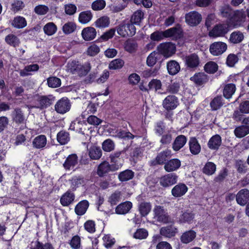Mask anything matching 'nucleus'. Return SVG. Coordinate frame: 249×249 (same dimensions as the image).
Listing matches in <instances>:
<instances>
[{
  "instance_id": "nucleus-30",
  "label": "nucleus",
  "mask_w": 249,
  "mask_h": 249,
  "mask_svg": "<svg viewBox=\"0 0 249 249\" xmlns=\"http://www.w3.org/2000/svg\"><path fill=\"white\" fill-rule=\"evenodd\" d=\"M191 80L198 85H201L208 80L207 75L203 72H199L195 74L191 77Z\"/></svg>"
},
{
  "instance_id": "nucleus-38",
  "label": "nucleus",
  "mask_w": 249,
  "mask_h": 249,
  "mask_svg": "<svg viewBox=\"0 0 249 249\" xmlns=\"http://www.w3.org/2000/svg\"><path fill=\"white\" fill-rule=\"evenodd\" d=\"M70 140L69 133L65 131H61L57 134V141L61 145L67 144Z\"/></svg>"
},
{
  "instance_id": "nucleus-11",
  "label": "nucleus",
  "mask_w": 249,
  "mask_h": 249,
  "mask_svg": "<svg viewBox=\"0 0 249 249\" xmlns=\"http://www.w3.org/2000/svg\"><path fill=\"white\" fill-rule=\"evenodd\" d=\"M228 32L227 26L224 24L215 25L209 33V36L212 37H217L224 36Z\"/></svg>"
},
{
  "instance_id": "nucleus-59",
  "label": "nucleus",
  "mask_w": 249,
  "mask_h": 249,
  "mask_svg": "<svg viewBox=\"0 0 249 249\" xmlns=\"http://www.w3.org/2000/svg\"><path fill=\"white\" fill-rule=\"evenodd\" d=\"M124 62L121 59H116L112 60L109 64L108 68L110 70H117L123 67Z\"/></svg>"
},
{
  "instance_id": "nucleus-55",
  "label": "nucleus",
  "mask_w": 249,
  "mask_h": 249,
  "mask_svg": "<svg viewBox=\"0 0 249 249\" xmlns=\"http://www.w3.org/2000/svg\"><path fill=\"white\" fill-rule=\"evenodd\" d=\"M235 167L237 172L240 174H245L248 171L247 164L243 160H237L235 161Z\"/></svg>"
},
{
  "instance_id": "nucleus-50",
  "label": "nucleus",
  "mask_w": 249,
  "mask_h": 249,
  "mask_svg": "<svg viewBox=\"0 0 249 249\" xmlns=\"http://www.w3.org/2000/svg\"><path fill=\"white\" fill-rule=\"evenodd\" d=\"M151 209V206L149 203L141 202L139 206V210L142 216H145L148 214Z\"/></svg>"
},
{
  "instance_id": "nucleus-27",
  "label": "nucleus",
  "mask_w": 249,
  "mask_h": 249,
  "mask_svg": "<svg viewBox=\"0 0 249 249\" xmlns=\"http://www.w3.org/2000/svg\"><path fill=\"white\" fill-rule=\"evenodd\" d=\"M221 137L219 135H215L209 140L208 146L211 149L216 150L221 145Z\"/></svg>"
},
{
  "instance_id": "nucleus-3",
  "label": "nucleus",
  "mask_w": 249,
  "mask_h": 249,
  "mask_svg": "<svg viewBox=\"0 0 249 249\" xmlns=\"http://www.w3.org/2000/svg\"><path fill=\"white\" fill-rule=\"evenodd\" d=\"M158 53L163 56L165 58H169L175 54L176 47L171 42L160 43L157 47Z\"/></svg>"
},
{
  "instance_id": "nucleus-54",
  "label": "nucleus",
  "mask_w": 249,
  "mask_h": 249,
  "mask_svg": "<svg viewBox=\"0 0 249 249\" xmlns=\"http://www.w3.org/2000/svg\"><path fill=\"white\" fill-rule=\"evenodd\" d=\"M76 28V24L73 22H68L64 24L62 27V31L65 34H70L73 33Z\"/></svg>"
},
{
  "instance_id": "nucleus-56",
  "label": "nucleus",
  "mask_w": 249,
  "mask_h": 249,
  "mask_svg": "<svg viewBox=\"0 0 249 249\" xmlns=\"http://www.w3.org/2000/svg\"><path fill=\"white\" fill-rule=\"evenodd\" d=\"M215 170L216 165L212 162H208L203 168V173L208 175H213Z\"/></svg>"
},
{
  "instance_id": "nucleus-4",
  "label": "nucleus",
  "mask_w": 249,
  "mask_h": 249,
  "mask_svg": "<svg viewBox=\"0 0 249 249\" xmlns=\"http://www.w3.org/2000/svg\"><path fill=\"white\" fill-rule=\"evenodd\" d=\"M176 216L180 223H190L194 218V214L189 210H183V206L176 207Z\"/></svg>"
},
{
  "instance_id": "nucleus-32",
  "label": "nucleus",
  "mask_w": 249,
  "mask_h": 249,
  "mask_svg": "<svg viewBox=\"0 0 249 249\" xmlns=\"http://www.w3.org/2000/svg\"><path fill=\"white\" fill-rule=\"evenodd\" d=\"M89 206V202L84 200L80 201L75 208V213L78 215H82L85 213Z\"/></svg>"
},
{
  "instance_id": "nucleus-6",
  "label": "nucleus",
  "mask_w": 249,
  "mask_h": 249,
  "mask_svg": "<svg viewBox=\"0 0 249 249\" xmlns=\"http://www.w3.org/2000/svg\"><path fill=\"white\" fill-rule=\"evenodd\" d=\"M71 107L69 100L67 98L63 97L56 103L54 108L57 113L63 114L69 111Z\"/></svg>"
},
{
  "instance_id": "nucleus-47",
  "label": "nucleus",
  "mask_w": 249,
  "mask_h": 249,
  "mask_svg": "<svg viewBox=\"0 0 249 249\" xmlns=\"http://www.w3.org/2000/svg\"><path fill=\"white\" fill-rule=\"evenodd\" d=\"M43 31L47 35L52 36L56 32L57 27L54 23L49 22L44 26Z\"/></svg>"
},
{
  "instance_id": "nucleus-17",
  "label": "nucleus",
  "mask_w": 249,
  "mask_h": 249,
  "mask_svg": "<svg viewBox=\"0 0 249 249\" xmlns=\"http://www.w3.org/2000/svg\"><path fill=\"white\" fill-rule=\"evenodd\" d=\"M81 35L85 40L90 41L96 37V31L93 27H88L83 29Z\"/></svg>"
},
{
  "instance_id": "nucleus-58",
  "label": "nucleus",
  "mask_w": 249,
  "mask_h": 249,
  "mask_svg": "<svg viewBox=\"0 0 249 249\" xmlns=\"http://www.w3.org/2000/svg\"><path fill=\"white\" fill-rule=\"evenodd\" d=\"M218 66L216 63L210 61L204 66V70L206 72L209 73H213L217 70Z\"/></svg>"
},
{
  "instance_id": "nucleus-43",
  "label": "nucleus",
  "mask_w": 249,
  "mask_h": 249,
  "mask_svg": "<svg viewBox=\"0 0 249 249\" xmlns=\"http://www.w3.org/2000/svg\"><path fill=\"white\" fill-rule=\"evenodd\" d=\"M115 144L114 142L110 139L105 140L102 144L103 150L107 152H110L114 150Z\"/></svg>"
},
{
  "instance_id": "nucleus-18",
  "label": "nucleus",
  "mask_w": 249,
  "mask_h": 249,
  "mask_svg": "<svg viewBox=\"0 0 249 249\" xmlns=\"http://www.w3.org/2000/svg\"><path fill=\"white\" fill-rule=\"evenodd\" d=\"M166 68L168 73L171 75L177 74L180 70L179 64L174 60H170L167 62Z\"/></svg>"
},
{
  "instance_id": "nucleus-36",
  "label": "nucleus",
  "mask_w": 249,
  "mask_h": 249,
  "mask_svg": "<svg viewBox=\"0 0 249 249\" xmlns=\"http://www.w3.org/2000/svg\"><path fill=\"white\" fill-rule=\"evenodd\" d=\"M38 69L39 66L37 64L28 65L24 69L20 71L19 74L21 76H27L31 74L30 72L36 71Z\"/></svg>"
},
{
  "instance_id": "nucleus-35",
  "label": "nucleus",
  "mask_w": 249,
  "mask_h": 249,
  "mask_svg": "<svg viewBox=\"0 0 249 249\" xmlns=\"http://www.w3.org/2000/svg\"><path fill=\"white\" fill-rule=\"evenodd\" d=\"M74 199V194L68 191L61 197L60 202L63 206H67L73 201Z\"/></svg>"
},
{
  "instance_id": "nucleus-64",
  "label": "nucleus",
  "mask_w": 249,
  "mask_h": 249,
  "mask_svg": "<svg viewBox=\"0 0 249 249\" xmlns=\"http://www.w3.org/2000/svg\"><path fill=\"white\" fill-rule=\"evenodd\" d=\"M103 244L107 248H110L115 243V239L110 235L107 234L103 237Z\"/></svg>"
},
{
  "instance_id": "nucleus-2",
  "label": "nucleus",
  "mask_w": 249,
  "mask_h": 249,
  "mask_svg": "<svg viewBox=\"0 0 249 249\" xmlns=\"http://www.w3.org/2000/svg\"><path fill=\"white\" fill-rule=\"evenodd\" d=\"M117 31L122 37L132 36L136 34V29L134 25L129 21H123L118 27Z\"/></svg>"
},
{
  "instance_id": "nucleus-22",
  "label": "nucleus",
  "mask_w": 249,
  "mask_h": 249,
  "mask_svg": "<svg viewBox=\"0 0 249 249\" xmlns=\"http://www.w3.org/2000/svg\"><path fill=\"white\" fill-rule=\"evenodd\" d=\"M196 232L193 230H189L183 232L180 236L181 242L185 244L192 242L196 237Z\"/></svg>"
},
{
  "instance_id": "nucleus-45",
  "label": "nucleus",
  "mask_w": 249,
  "mask_h": 249,
  "mask_svg": "<svg viewBox=\"0 0 249 249\" xmlns=\"http://www.w3.org/2000/svg\"><path fill=\"white\" fill-rule=\"evenodd\" d=\"M148 236L147 230L143 228L137 229L133 234V237L136 239L143 240L146 239Z\"/></svg>"
},
{
  "instance_id": "nucleus-31",
  "label": "nucleus",
  "mask_w": 249,
  "mask_h": 249,
  "mask_svg": "<svg viewBox=\"0 0 249 249\" xmlns=\"http://www.w3.org/2000/svg\"><path fill=\"white\" fill-rule=\"evenodd\" d=\"M110 171H113L111 165L108 162L104 161L98 166L97 173L99 176L103 177Z\"/></svg>"
},
{
  "instance_id": "nucleus-1",
  "label": "nucleus",
  "mask_w": 249,
  "mask_h": 249,
  "mask_svg": "<svg viewBox=\"0 0 249 249\" xmlns=\"http://www.w3.org/2000/svg\"><path fill=\"white\" fill-rule=\"evenodd\" d=\"M53 97L41 96L38 94H30L27 96L28 103L30 104V108H44L49 107L53 103Z\"/></svg>"
},
{
  "instance_id": "nucleus-19",
  "label": "nucleus",
  "mask_w": 249,
  "mask_h": 249,
  "mask_svg": "<svg viewBox=\"0 0 249 249\" xmlns=\"http://www.w3.org/2000/svg\"><path fill=\"white\" fill-rule=\"evenodd\" d=\"M78 163V157L76 154L69 155L63 163V166L66 170H71L74 168Z\"/></svg>"
},
{
  "instance_id": "nucleus-28",
  "label": "nucleus",
  "mask_w": 249,
  "mask_h": 249,
  "mask_svg": "<svg viewBox=\"0 0 249 249\" xmlns=\"http://www.w3.org/2000/svg\"><path fill=\"white\" fill-rule=\"evenodd\" d=\"M11 25L17 29H21L27 25L25 18L21 16H17L11 21Z\"/></svg>"
},
{
  "instance_id": "nucleus-44",
  "label": "nucleus",
  "mask_w": 249,
  "mask_h": 249,
  "mask_svg": "<svg viewBox=\"0 0 249 249\" xmlns=\"http://www.w3.org/2000/svg\"><path fill=\"white\" fill-rule=\"evenodd\" d=\"M92 18V15L90 11H84L79 14L78 20L80 23L86 24L91 20Z\"/></svg>"
},
{
  "instance_id": "nucleus-24",
  "label": "nucleus",
  "mask_w": 249,
  "mask_h": 249,
  "mask_svg": "<svg viewBox=\"0 0 249 249\" xmlns=\"http://www.w3.org/2000/svg\"><path fill=\"white\" fill-rule=\"evenodd\" d=\"M189 149L193 155L198 154L201 151V146L195 137L190 138L189 141Z\"/></svg>"
},
{
  "instance_id": "nucleus-20",
  "label": "nucleus",
  "mask_w": 249,
  "mask_h": 249,
  "mask_svg": "<svg viewBox=\"0 0 249 249\" xmlns=\"http://www.w3.org/2000/svg\"><path fill=\"white\" fill-rule=\"evenodd\" d=\"M171 151L166 149L158 154L155 160L151 161L153 165L156 164H162L166 160V159L171 155Z\"/></svg>"
},
{
  "instance_id": "nucleus-23",
  "label": "nucleus",
  "mask_w": 249,
  "mask_h": 249,
  "mask_svg": "<svg viewBox=\"0 0 249 249\" xmlns=\"http://www.w3.org/2000/svg\"><path fill=\"white\" fill-rule=\"evenodd\" d=\"M187 142L186 137L180 135L176 137L173 143L172 148L175 151H178L182 148Z\"/></svg>"
},
{
  "instance_id": "nucleus-52",
  "label": "nucleus",
  "mask_w": 249,
  "mask_h": 249,
  "mask_svg": "<svg viewBox=\"0 0 249 249\" xmlns=\"http://www.w3.org/2000/svg\"><path fill=\"white\" fill-rule=\"evenodd\" d=\"M163 32L165 37H178L180 36L181 33L180 30L176 27L171 28Z\"/></svg>"
},
{
  "instance_id": "nucleus-48",
  "label": "nucleus",
  "mask_w": 249,
  "mask_h": 249,
  "mask_svg": "<svg viewBox=\"0 0 249 249\" xmlns=\"http://www.w3.org/2000/svg\"><path fill=\"white\" fill-rule=\"evenodd\" d=\"M121 192L120 191L117 190L109 196L108 201L111 205H115L121 200Z\"/></svg>"
},
{
  "instance_id": "nucleus-8",
  "label": "nucleus",
  "mask_w": 249,
  "mask_h": 249,
  "mask_svg": "<svg viewBox=\"0 0 249 249\" xmlns=\"http://www.w3.org/2000/svg\"><path fill=\"white\" fill-rule=\"evenodd\" d=\"M178 105V100L175 95L167 96L162 104L163 107L167 111L175 109Z\"/></svg>"
},
{
  "instance_id": "nucleus-13",
  "label": "nucleus",
  "mask_w": 249,
  "mask_h": 249,
  "mask_svg": "<svg viewBox=\"0 0 249 249\" xmlns=\"http://www.w3.org/2000/svg\"><path fill=\"white\" fill-rule=\"evenodd\" d=\"M155 217L159 221L166 223L169 220L167 213L163 209V207L160 206H157L154 210Z\"/></svg>"
},
{
  "instance_id": "nucleus-42",
  "label": "nucleus",
  "mask_w": 249,
  "mask_h": 249,
  "mask_svg": "<svg viewBox=\"0 0 249 249\" xmlns=\"http://www.w3.org/2000/svg\"><path fill=\"white\" fill-rule=\"evenodd\" d=\"M97 28H103L108 27L110 24V18L107 16H103L98 18L95 22Z\"/></svg>"
},
{
  "instance_id": "nucleus-46",
  "label": "nucleus",
  "mask_w": 249,
  "mask_h": 249,
  "mask_svg": "<svg viewBox=\"0 0 249 249\" xmlns=\"http://www.w3.org/2000/svg\"><path fill=\"white\" fill-rule=\"evenodd\" d=\"M143 18V13L141 10H137L135 12L131 17L130 23H132L133 25L138 24L141 21Z\"/></svg>"
},
{
  "instance_id": "nucleus-15",
  "label": "nucleus",
  "mask_w": 249,
  "mask_h": 249,
  "mask_svg": "<svg viewBox=\"0 0 249 249\" xmlns=\"http://www.w3.org/2000/svg\"><path fill=\"white\" fill-rule=\"evenodd\" d=\"M236 199L238 204L244 206L249 200V190L246 189L240 190L236 195Z\"/></svg>"
},
{
  "instance_id": "nucleus-51",
  "label": "nucleus",
  "mask_w": 249,
  "mask_h": 249,
  "mask_svg": "<svg viewBox=\"0 0 249 249\" xmlns=\"http://www.w3.org/2000/svg\"><path fill=\"white\" fill-rule=\"evenodd\" d=\"M244 39L242 33L237 31L232 33L230 36V40L231 42L236 44L241 42Z\"/></svg>"
},
{
  "instance_id": "nucleus-12",
  "label": "nucleus",
  "mask_w": 249,
  "mask_h": 249,
  "mask_svg": "<svg viewBox=\"0 0 249 249\" xmlns=\"http://www.w3.org/2000/svg\"><path fill=\"white\" fill-rule=\"evenodd\" d=\"M181 166V161L178 159H172L164 164V168L166 172H171L177 170Z\"/></svg>"
},
{
  "instance_id": "nucleus-53",
  "label": "nucleus",
  "mask_w": 249,
  "mask_h": 249,
  "mask_svg": "<svg viewBox=\"0 0 249 249\" xmlns=\"http://www.w3.org/2000/svg\"><path fill=\"white\" fill-rule=\"evenodd\" d=\"M137 43L133 40H128L124 43V48L126 51L129 53L135 52L137 50Z\"/></svg>"
},
{
  "instance_id": "nucleus-16",
  "label": "nucleus",
  "mask_w": 249,
  "mask_h": 249,
  "mask_svg": "<svg viewBox=\"0 0 249 249\" xmlns=\"http://www.w3.org/2000/svg\"><path fill=\"white\" fill-rule=\"evenodd\" d=\"M12 118L16 124H23L26 119L22 110L19 108H16L12 112Z\"/></svg>"
},
{
  "instance_id": "nucleus-34",
  "label": "nucleus",
  "mask_w": 249,
  "mask_h": 249,
  "mask_svg": "<svg viewBox=\"0 0 249 249\" xmlns=\"http://www.w3.org/2000/svg\"><path fill=\"white\" fill-rule=\"evenodd\" d=\"M236 90V87L234 84L230 83L226 85L224 88L223 93L227 99L231 98Z\"/></svg>"
},
{
  "instance_id": "nucleus-40",
  "label": "nucleus",
  "mask_w": 249,
  "mask_h": 249,
  "mask_svg": "<svg viewBox=\"0 0 249 249\" xmlns=\"http://www.w3.org/2000/svg\"><path fill=\"white\" fill-rule=\"evenodd\" d=\"M134 176V173L130 170H125L119 173L118 178L120 181H126L131 179Z\"/></svg>"
},
{
  "instance_id": "nucleus-21",
  "label": "nucleus",
  "mask_w": 249,
  "mask_h": 249,
  "mask_svg": "<svg viewBox=\"0 0 249 249\" xmlns=\"http://www.w3.org/2000/svg\"><path fill=\"white\" fill-rule=\"evenodd\" d=\"M33 146L36 149H42L47 144V138L44 135H40L34 138L32 142Z\"/></svg>"
},
{
  "instance_id": "nucleus-62",
  "label": "nucleus",
  "mask_w": 249,
  "mask_h": 249,
  "mask_svg": "<svg viewBox=\"0 0 249 249\" xmlns=\"http://www.w3.org/2000/svg\"><path fill=\"white\" fill-rule=\"evenodd\" d=\"M47 83L49 87L55 88L60 86L61 80L56 77H51L48 78Z\"/></svg>"
},
{
  "instance_id": "nucleus-9",
  "label": "nucleus",
  "mask_w": 249,
  "mask_h": 249,
  "mask_svg": "<svg viewBox=\"0 0 249 249\" xmlns=\"http://www.w3.org/2000/svg\"><path fill=\"white\" fill-rule=\"evenodd\" d=\"M184 62L186 66L190 69H195L197 68L200 63L198 55L195 53L190 54L185 56Z\"/></svg>"
},
{
  "instance_id": "nucleus-37",
  "label": "nucleus",
  "mask_w": 249,
  "mask_h": 249,
  "mask_svg": "<svg viewBox=\"0 0 249 249\" xmlns=\"http://www.w3.org/2000/svg\"><path fill=\"white\" fill-rule=\"evenodd\" d=\"M5 41L7 44L14 47H18L20 43L19 39L12 34L5 36Z\"/></svg>"
},
{
  "instance_id": "nucleus-49",
  "label": "nucleus",
  "mask_w": 249,
  "mask_h": 249,
  "mask_svg": "<svg viewBox=\"0 0 249 249\" xmlns=\"http://www.w3.org/2000/svg\"><path fill=\"white\" fill-rule=\"evenodd\" d=\"M90 69L91 66L89 62H86L83 65L79 63L78 68L77 69V73L80 75H86Z\"/></svg>"
},
{
  "instance_id": "nucleus-33",
  "label": "nucleus",
  "mask_w": 249,
  "mask_h": 249,
  "mask_svg": "<svg viewBox=\"0 0 249 249\" xmlns=\"http://www.w3.org/2000/svg\"><path fill=\"white\" fill-rule=\"evenodd\" d=\"M89 155L92 160H98L102 155V150L99 147L93 145L89 148Z\"/></svg>"
},
{
  "instance_id": "nucleus-25",
  "label": "nucleus",
  "mask_w": 249,
  "mask_h": 249,
  "mask_svg": "<svg viewBox=\"0 0 249 249\" xmlns=\"http://www.w3.org/2000/svg\"><path fill=\"white\" fill-rule=\"evenodd\" d=\"M132 207V204L130 201H126L120 204L115 209L116 213L119 214H124L129 212Z\"/></svg>"
},
{
  "instance_id": "nucleus-29",
  "label": "nucleus",
  "mask_w": 249,
  "mask_h": 249,
  "mask_svg": "<svg viewBox=\"0 0 249 249\" xmlns=\"http://www.w3.org/2000/svg\"><path fill=\"white\" fill-rule=\"evenodd\" d=\"M235 136L238 138H242L249 134V126L241 125L236 127L234 130Z\"/></svg>"
},
{
  "instance_id": "nucleus-61",
  "label": "nucleus",
  "mask_w": 249,
  "mask_h": 249,
  "mask_svg": "<svg viewBox=\"0 0 249 249\" xmlns=\"http://www.w3.org/2000/svg\"><path fill=\"white\" fill-rule=\"evenodd\" d=\"M24 6L25 5L22 1L15 0L12 4L11 10L14 13H17L23 9Z\"/></svg>"
},
{
  "instance_id": "nucleus-14",
  "label": "nucleus",
  "mask_w": 249,
  "mask_h": 249,
  "mask_svg": "<svg viewBox=\"0 0 249 249\" xmlns=\"http://www.w3.org/2000/svg\"><path fill=\"white\" fill-rule=\"evenodd\" d=\"M188 191V187L183 183H178L175 185L171 190L172 195L176 197L184 196Z\"/></svg>"
},
{
  "instance_id": "nucleus-5",
  "label": "nucleus",
  "mask_w": 249,
  "mask_h": 249,
  "mask_svg": "<svg viewBox=\"0 0 249 249\" xmlns=\"http://www.w3.org/2000/svg\"><path fill=\"white\" fill-rule=\"evenodd\" d=\"M202 20L200 14L196 11H193L185 15V21L191 26H196L198 25Z\"/></svg>"
},
{
  "instance_id": "nucleus-10",
  "label": "nucleus",
  "mask_w": 249,
  "mask_h": 249,
  "mask_svg": "<svg viewBox=\"0 0 249 249\" xmlns=\"http://www.w3.org/2000/svg\"><path fill=\"white\" fill-rule=\"evenodd\" d=\"M178 176L175 174H168L161 177L159 180L160 184L163 187H168L177 183Z\"/></svg>"
},
{
  "instance_id": "nucleus-7",
  "label": "nucleus",
  "mask_w": 249,
  "mask_h": 249,
  "mask_svg": "<svg viewBox=\"0 0 249 249\" xmlns=\"http://www.w3.org/2000/svg\"><path fill=\"white\" fill-rule=\"evenodd\" d=\"M227 49V44L221 41L215 42L210 46L209 51L210 53L214 56H218L223 53Z\"/></svg>"
},
{
  "instance_id": "nucleus-57",
  "label": "nucleus",
  "mask_w": 249,
  "mask_h": 249,
  "mask_svg": "<svg viewBox=\"0 0 249 249\" xmlns=\"http://www.w3.org/2000/svg\"><path fill=\"white\" fill-rule=\"evenodd\" d=\"M79 62L76 60L70 61L68 62L66 70L73 74L77 73V69L78 68Z\"/></svg>"
},
{
  "instance_id": "nucleus-60",
  "label": "nucleus",
  "mask_w": 249,
  "mask_h": 249,
  "mask_svg": "<svg viewBox=\"0 0 249 249\" xmlns=\"http://www.w3.org/2000/svg\"><path fill=\"white\" fill-rule=\"evenodd\" d=\"M148 86L150 90L154 89L155 91H157L161 88L162 84L160 80L152 79L148 83Z\"/></svg>"
},
{
  "instance_id": "nucleus-41",
  "label": "nucleus",
  "mask_w": 249,
  "mask_h": 249,
  "mask_svg": "<svg viewBox=\"0 0 249 249\" xmlns=\"http://www.w3.org/2000/svg\"><path fill=\"white\" fill-rule=\"evenodd\" d=\"M98 104L90 102L89 103L85 110L81 114L83 118H85L89 114L95 113L97 109Z\"/></svg>"
},
{
  "instance_id": "nucleus-26",
  "label": "nucleus",
  "mask_w": 249,
  "mask_h": 249,
  "mask_svg": "<svg viewBox=\"0 0 249 249\" xmlns=\"http://www.w3.org/2000/svg\"><path fill=\"white\" fill-rule=\"evenodd\" d=\"M177 231V229L173 226H168L162 227L160 230V234L168 238L174 236Z\"/></svg>"
},
{
  "instance_id": "nucleus-39",
  "label": "nucleus",
  "mask_w": 249,
  "mask_h": 249,
  "mask_svg": "<svg viewBox=\"0 0 249 249\" xmlns=\"http://www.w3.org/2000/svg\"><path fill=\"white\" fill-rule=\"evenodd\" d=\"M224 105L223 98L221 96L214 97L210 103V107L212 110H216Z\"/></svg>"
},
{
  "instance_id": "nucleus-63",
  "label": "nucleus",
  "mask_w": 249,
  "mask_h": 249,
  "mask_svg": "<svg viewBox=\"0 0 249 249\" xmlns=\"http://www.w3.org/2000/svg\"><path fill=\"white\" fill-rule=\"evenodd\" d=\"M106 2L104 0H96L91 5L92 9L94 11L101 10L105 8Z\"/></svg>"
}]
</instances>
